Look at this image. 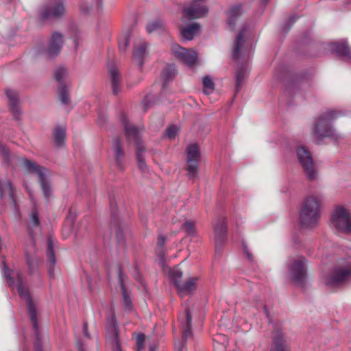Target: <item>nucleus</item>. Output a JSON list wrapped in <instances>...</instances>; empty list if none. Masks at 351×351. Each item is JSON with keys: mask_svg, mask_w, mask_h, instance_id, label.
<instances>
[{"mask_svg": "<svg viewBox=\"0 0 351 351\" xmlns=\"http://www.w3.org/2000/svg\"><path fill=\"white\" fill-rule=\"evenodd\" d=\"M351 277V258L339 262L337 266L334 268L331 276L326 282V285L329 287H335L344 282Z\"/></svg>", "mask_w": 351, "mask_h": 351, "instance_id": "nucleus-5", "label": "nucleus"}, {"mask_svg": "<svg viewBox=\"0 0 351 351\" xmlns=\"http://www.w3.org/2000/svg\"><path fill=\"white\" fill-rule=\"evenodd\" d=\"M63 45V35L58 32H53L49 40L48 48L45 51L46 57L53 59L58 56Z\"/></svg>", "mask_w": 351, "mask_h": 351, "instance_id": "nucleus-15", "label": "nucleus"}, {"mask_svg": "<svg viewBox=\"0 0 351 351\" xmlns=\"http://www.w3.org/2000/svg\"><path fill=\"white\" fill-rule=\"evenodd\" d=\"M40 228L39 213L36 208H33L29 215V223L27 226L28 233L31 237H34V230Z\"/></svg>", "mask_w": 351, "mask_h": 351, "instance_id": "nucleus-28", "label": "nucleus"}, {"mask_svg": "<svg viewBox=\"0 0 351 351\" xmlns=\"http://www.w3.org/2000/svg\"><path fill=\"white\" fill-rule=\"evenodd\" d=\"M83 332H84V335L88 338H90V334L88 332V323L87 322H84L83 324Z\"/></svg>", "mask_w": 351, "mask_h": 351, "instance_id": "nucleus-55", "label": "nucleus"}, {"mask_svg": "<svg viewBox=\"0 0 351 351\" xmlns=\"http://www.w3.org/2000/svg\"><path fill=\"white\" fill-rule=\"evenodd\" d=\"M177 74L176 66L174 64L167 65L162 71V77L163 80L162 89H165L168 84L171 82Z\"/></svg>", "mask_w": 351, "mask_h": 351, "instance_id": "nucleus-32", "label": "nucleus"}, {"mask_svg": "<svg viewBox=\"0 0 351 351\" xmlns=\"http://www.w3.org/2000/svg\"><path fill=\"white\" fill-rule=\"evenodd\" d=\"M269 351H290L289 345L285 339L282 329L275 325L271 334V345Z\"/></svg>", "mask_w": 351, "mask_h": 351, "instance_id": "nucleus-13", "label": "nucleus"}, {"mask_svg": "<svg viewBox=\"0 0 351 351\" xmlns=\"http://www.w3.org/2000/svg\"><path fill=\"white\" fill-rule=\"evenodd\" d=\"M46 255L48 274L51 278H53L55 276L54 267L57 261L54 251V243L51 237H48L47 239Z\"/></svg>", "mask_w": 351, "mask_h": 351, "instance_id": "nucleus-18", "label": "nucleus"}, {"mask_svg": "<svg viewBox=\"0 0 351 351\" xmlns=\"http://www.w3.org/2000/svg\"><path fill=\"white\" fill-rule=\"evenodd\" d=\"M80 10L86 14L89 12V9L86 7H84L83 5H80Z\"/></svg>", "mask_w": 351, "mask_h": 351, "instance_id": "nucleus-61", "label": "nucleus"}, {"mask_svg": "<svg viewBox=\"0 0 351 351\" xmlns=\"http://www.w3.org/2000/svg\"><path fill=\"white\" fill-rule=\"evenodd\" d=\"M297 20V18L295 17V16L294 15H292L289 17V20H288V23L291 25H293Z\"/></svg>", "mask_w": 351, "mask_h": 351, "instance_id": "nucleus-57", "label": "nucleus"}, {"mask_svg": "<svg viewBox=\"0 0 351 351\" xmlns=\"http://www.w3.org/2000/svg\"><path fill=\"white\" fill-rule=\"evenodd\" d=\"M245 73V71L243 67L239 68L236 73V76H235V81H236L235 91H236V93H238L242 87V85L244 82Z\"/></svg>", "mask_w": 351, "mask_h": 351, "instance_id": "nucleus-39", "label": "nucleus"}, {"mask_svg": "<svg viewBox=\"0 0 351 351\" xmlns=\"http://www.w3.org/2000/svg\"><path fill=\"white\" fill-rule=\"evenodd\" d=\"M245 254L250 261H253V255L250 251L246 252Z\"/></svg>", "mask_w": 351, "mask_h": 351, "instance_id": "nucleus-59", "label": "nucleus"}, {"mask_svg": "<svg viewBox=\"0 0 351 351\" xmlns=\"http://www.w3.org/2000/svg\"><path fill=\"white\" fill-rule=\"evenodd\" d=\"M167 237L165 236L159 235L158 237L157 245L160 248H162L165 246Z\"/></svg>", "mask_w": 351, "mask_h": 351, "instance_id": "nucleus-52", "label": "nucleus"}, {"mask_svg": "<svg viewBox=\"0 0 351 351\" xmlns=\"http://www.w3.org/2000/svg\"><path fill=\"white\" fill-rule=\"evenodd\" d=\"M227 223L225 217L218 218L214 226L215 251L221 253L227 241Z\"/></svg>", "mask_w": 351, "mask_h": 351, "instance_id": "nucleus-10", "label": "nucleus"}, {"mask_svg": "<svg viewBox=\"0 0 351 351\" xmlns=\"http://www.w3.org/2000/svg\"><path fill=\"white\" fill-rule=\"evenodd\" d=\"M197 278H191L185 282L179 284L176 288L178 293L184 297L185 295L190 294L192 291L195 290Z\"/></svg>", "mask_w": 351, "mask_h": 351, "instance_id": "nucleus-25", "label": "nucleus"}, {"mask_svg": "<svg viewBox=\"0 0 351 351\" xmlns=\"http://www.w3.org/2000/svg\"><path fill=\"white\" fill-rule=\"evenodd\" d=\"M242 246H243V250L244 253H245L246 252H248V251H249V250H248V248H247V245H246V243H244V242H243V243H242Z\"/></svg>", "mask_w": 351, "mask_h": 351, "instance_id": "nucleus-62", "label": "nucleus"}, {"mask_svg": "<svg viewBox=\"0 0 351 351\" xmlns=\"http://www.w3.org/2000/svg\"><path fill=\"white\" fill-rule=\"evenodd\" d=\"M187 160L185 167L187 171V176L189 179L193 180L197 176L199 171V161L200 153L197 143L191 144L187 147Z\"/></svg>", "mask_w": 351, "mask_h": 351, "instance_id": "nucleus-8", "label": "nucleus"}, {"mask_svg": "<svg viewBox=\"0 0 351 351\" xmlns=\"http://www.w3.org/2000/svg\"><path fill=\"white\" fill-rule=\"evenodd\" d=\"M135 273L134 274V279L138 282L143 287H145V284L142 278L141 274H140V271L138 269L137 265H135L134 267Z\"/></svg>", "mask_w": 351, "mask_h": 351, "instance_id": "nucleus-50", "label": "nucleus"}, {"mask_svg": "<svg viewBox=\"0 0 351 351\" xmlns=\"http://www.w3.org/2000/svg\"><path fill=\"white\" fill-rule=\"evenodd\" d=\"M158 350V346L156 344L153 343L149 346V351H156Z\"/></svg>", "mask_w": 351, "mask_h": 351, "instance_id": "nucleus-58", "label": "nucleus"}, {"mask_svg": "<svg viewBox=\"0 0 351 351\" xmlns=\"http://www.w3.org/2000/svg\"><path fill=\"white\" fill-rule=\"evenodd\" d=\"M147 45V43H143L134 49L132 60L139 68H142L144 64Z\"/></svg>", "mask_w": 351, "mask_h": 351, "instance_id": "nucleus-27", "label": "nucleus"}, {"mask_svg": "<svg viewBox=\"0 0 351 351\" xmlns=\"http://www.w3.org/2000/svg\"><path fill=\"white\" fill-rule=\"evenodd\" d=\"M78 351H86V350L82 346H80L78 349Z\"/></svg>", "mask_w": 351, "mask_h": 351, "instance_id": "nucleus-64", "label": "nucleus"}, {"mask_svg": "<svg viewBox=\"0 0 351 351\" xmlns=\"http://www.w3.org/2000/svg\"><path fill=\"white\" fill-rule=\"evenodd\" d=\"M341 114L340 112L335 110H327L320 114L313 129V134L319 141L318 144L325 138H330L335 141L340 138V136L333 129L331 122Z\"/></svg>", "mask_w": 351, "mask_h": 351, "instance_id": "nucleus-2", "label": "nucleus"}, {"mask_svg": "<svg viewBox=\"0 0 351 351\" xmlns=\"http://www.w3.org/2000/svg\"><path fill=\"white\" fill-rule=\"evenodd\" d=\"M126 224L121 219H115L110 221L111 233L114 234L117 245L123 248L126 247Z\"/></svg>", "mask_w": 351, "mask_h": 351, "instance_id": "nucleus-16", "label": "nucleus"}, {"mask_svg": "<svg viewBox=\"0 0 351 351\" xmlns=\"http://www.w3.org/2000/svg\"><path fill=\"white\" fill-rule=\"evenodd\" d=\"M108 73L111 82L112 93L117 95L121 90V75L114 65L108 66Z\"/></svg>", "mask_w": 351, "mask_h": 351, "instance_id": "nucleus-23", "label": "nucleus"}, {"mask_svg": "<svg viewBox=\"0 0 351 351\" xmlns=\"http://www.w3.org/2000/svg\"><path fill=\"white\" fill-rule=\"evenodd\" d=\"M178 131V128L176 125H172L167 127L165 134L170 139H173L176 137Z\"/></svg>", "mask_w": 351, "mask_h": 351, "instance_id": "nucleus-49", "label": "nucleus"}, {"mask_svg": "<svg viewBox=\"0 0 351 351\" xmlns=\"http://www.w3.org/2000/svg\"><path fill=\"white\" fill-rule=\"evenodd\" d=\"M118 278L121 286V293L123 296V302L125 311H131L133 308L132 301L127 291L125 285L123 280V269L120 264L118 265Z\"/></svg>", "mask_w": 351, "mask_h": 351, "instance_id": "nucleus-21", "label": "nucleus"}, {"mask_svg": "<svg viewBox=\"0 0 351 351\" xmlns=\"http://www.w3.org/2000/svg\"><path fill=\"white\" fill-rule=\"evenodd\" d=\"M110 208L111 210V221L115 219H120L117 213V204L114 198L110 197Z\"/></svg>", "mask_w": 351, "mask_h": 351, "instance_id": "nucleus-45", "label": "nucleus"}, {"mask_svg": "<svg viewBox=\"0 0 351 351\" xmlns=\"http://www.w3.org/2000/svg\"><path fill=\"white\" fill-rule=\"evenodd\" d=\"M26 261L29 273L33 274L35 271V269L38 267V261L32 259L29 254L27 253H26Z\"/></svg>", "mask_w": 351, "mask_h": 351, "instance_id": "nucleus-47", "label": "nucleus"}, {"mask_svg": "<svg viewBox=\"0 0 351 351\" xmlns=\"http://www.w3.org/2000/svg\"><path fill=\"white\" fill-rule=\"evenodd\" d=\"M173 52L176 58L190 67L194 66L197 62V53L194 50L176 45L173 47Z\"/></svg>", "mask_w": 351, "mask_h": 351, "instance_id": "nucleus-14", "label": "nucleus"}, {"mask_svg": "<svg viewBox=\"0 0 351 351\" xmlns=\"http://www.w3.org/2000/svg\"><path fill=\"white\" fill-rule=\"evenodd\" d=\"M320 204L315 196L308 197L304 202L300 213V220L302 226L313 227L315 226L320 217Z\"/></svg>", "mask_w": 351, "mask_h": 351, "instance_id": "nucleus-3", "label": "nucleus"}, {"mask_svg": "<svg viewBox=\"0 0 351 351\" xmlns=\"http://www.w3.org/2000/svg\"><path fill=\"white\" fill-rule=\"evenodd\" d=\"M263 311H264V312H265V313L266 315V317H267V318L268 319L269 323H272V322H273L272 321V318H271V317L270 315L269 311L267 305H264L263 306Z\"/></svg>", "mask_w": 351, "mask_h": 351, "instance_id": "nucleus-54", "label": "nucleus"}, {"mask_svg": "<svg viewBox=\"0 0 351 351\" xmlns=\"http://www.w3.org/2000/svg\"><path fill=\"white\" fill-rule=\"evenodd\" d=\"M296 154L298 161L308 180L310 181L315 180L317 171L315 168V162L308 148L304 146L298 147Z\"/></svg>", "mask_w": 351, "mask_h": 351, "instance_id": "nucleus-6", "label": "nucleus"}, {"mask_svg": "<svg viewBox=\"0 0 351 351\" xmlns=\"http://www.w3.org/2000/svg\"><path fill=\"white\" fill-rule=\"evenodd\" d=\"M112 343L114 346L112 351H122L119 337L112 339Z\"/></svg>", "mask_w": 351, "mask_h": 351, "instance_id": "nucleus-51", "label": "nucleus"}, {"mask_svg": "<svg viewBox=\"0 0 351 351\" xmlns=\"http://www.w3.org/2000/svg\"><path fill=\"white\" fill-rule=\"evenodd\" d=\"M120 121L123 125V134L125 138L128 141L132 140L134 142L136 148H138L139 146L143 147L139 136L138 128L136 125L130 124L127 116L123 113L121 115Z\"/></svg>", "mask_w": 351, "mask_h": 351, "instance_id": "nucleus-12", "label": "nucleus"}, {"mask_svg": "<svg viewBox=\"0 0 351 351\" xmlns=\"http://www.w3.org/2000/svg\"><path fill=\"white\" fill-rule=\"evenodd\" d=\"M180 230H184L187 235L193 237L196 233L195 223L193 221L186 220L181 225Z\"/></svg>", "mask_w": 351, "mask_h": 351, "instance_id": "nucleus-37", "label": "nucleus"}, {"mask_svg": "<svg viewBox=\"0 0 351 351\" xmlns=\"http://www.w3.org/2000/svg\"><path fill=\"white\" fill-rule=\"evenodd\" d=\"M185 315L183 319L181 320V325H182V345H184L188 338L192 337L193 332H192V328H191V324H192V315L191 313V311L189 307H186L185 308Z\"/></svg>", "mask_w": 351, "mask_h": 351, "instance_id": "nucleus-20", "label": "nucleus"}, {"mask_svg": "<svg viewBox=\"0 0 351 351\" xmlns=\"http://www.w3.org/2000/svg\"><path fill=\"white\" fill-rule=\"evenodd\" d=\"M66 75V69L64 67L61 66L56 69L53 74V78L58 82V85H60V84H65L63 80Z\"/></svg>", "mask_w": 351, "mask_h": 351, "instance_id": "nucleus-41", "label": "nucleus"}, {"mask_svg": "<svg viewBox=\"0 0 351 351\" xmlns=\"http://www.w3.org/2000/svg\"><path fill=\"white\" fill-rule=\"evenodd\" d=\"M10 110L16 121H19L21 119L22 110L19 106V103L10 104Z\"/></svg>", "mask_w": 351, "mask_h": 351, "instance_id": "nucleus-43", "label": "nucleus"}, {"mask_svg": "<svg viewBox=\"0 0 351 351\" xmlns=\"http://www.w3.org/2000/svg\"><path fill=\"white\" fill-rule=\"evenodd\" d=\"M5 95L10 101V104L19 103L18 95L16 92L12 90L6 89Z\"/></svg>", "mask_w": 351, "mask_h": 351, "instance_id": "nucleus-46", "label": "nucleus"}, {"mask_svg": "<svg viewBox=\"0 0 351 351\" xmlns=\"http://www.w3.org/2000/svg\"><path fill=\"white\" fill-rule=\"evenodd\" d=\"M145 151V147L139 146L138 148H136V160L139 170L143 173H146L149 171L148 166L146 165L145 158L143 156V152Z\"/></svg>", "mask_w": 351, "mask_h": 351, "instance_id": "nucleus-35", "label": "nucleus"}, {"mask_svg": "<svg viewBox=\"0 0 351 351\" xmlns=\"http://www.w3.org/2000/svg\"><path fill=\"white\" fill-rule=\"evenodd\" d=\"M165 29V23L161 19H156L154 21L149 22L146 26V30L149 34L154 31H164Z\"/></svg>", "mask_w": 351, "mask_h": 351, "instance_id": "nucleus-36", "label": "nucleus"}, {"mask_svg": "<svg viewBox=\"0 0 351 351\" xmlns=\"http://www.w3.org/2000/svg\"><path fill=\"white\" fill-rule=\"evenodd\" d=\"M112 149L114 153V159L117 168L123 170V159L125 152L119 136H115L112 141Z\"/></svg>", "mask_w": 351, "mask_h": 351, "instance_id": "nucleus-19", "label": "nucleus"}, {"mask_svg": "<svg viewBox=\"0 0 351 351\" xmlns=\"http://www.w3.org/2000/svg\"><path fill=\"white\" fill-rule=\"evenodd\" d=\"M201 26L198 23H193L184 27L181 29V34L185 40H191L197 35Z\"/></svg>", "mask_w": 351, "mask_h": 351, "instance_id": "nucleus-29", "label": "nucleus"}, {"mask_svg": "<svg viewBox=\"0 0 351 351\" xmlns=\"http://www.w3.org/2000/svg\"><path fill=\"white\" fill-rule=\"evenodd\" d=\"M70 84H60L58 87L59 99L64 105H69L71 102L70 99Z\"/></svg>", "mask_w": 351, "mask_h": 351, "instance_id": "nucleus-34", "label": "nucleus"}, {"mask_svg": "<svg viewBox=\"0 0 351 351\" xmlns=\"http://www.w3.org/2000/svg\"><path fill=\"white\" fill-rule=\"evenodd\" d=\"M331 221L337 230L346 234L351 233V215L346 208L337 207L332 215Z\"/></svg>", "mask_w": 351, "mask_h": 351, "instance_id": "nucleus-7", "label": "nucleus"}, {"mask_svg": "<svg viewBox=\"0 0 351 351\" xmlns=\"http://www.w3.org/2000/svg\"><path fill=\"white\" fill-rule=\"evenodd\" d=\"M136 350L141 351L145 346V335L143 333H139L136 338Z\"/></svg>", "mask_w": 351, "mask_h": 351, "instance_id": "nucleus-48", "label": "nucleus"}, {"mask_svg": "<svg viewBox=\"0 0 351 351\" xmlns=\"http://www.w3.org/2000/svg\"><path fill=\"white\" fill-rule=\"evenodd\" d=\"M131 38V33L128 32L124 37L123 42L119 43V49L120 53H125L128 47L129 46L130 40Z\"/></svg>", "mask_w": 351, "mask_h": 351, "instance_id": "nucleus-44", "label": "nucleus"}, {"mask_svg": "<svg viewBox=\"0 0 351 351\" xmlns=\"http://www.w3.org/2000/svg\"><path fill=\"white\" fill-rule=\"evenodd\" d=\"M21 162L24 168L30 173H36L38 176V181L40 184L45 198L48 200L53 194L52 189L46 178L45 173L47 169L37 164L36 162L32 161L27 158H22Z\"/></svg>", "mask_w": 351, "mask_h": 351, "instance_id": "nucleus-4", "label": "nucleus"}, {"mask_svg": "<svg viewBox=\"0 0 351 351\" xmlns=\"http://www.w3.org/2000/svg\"><path fill=\"white\" fill-rule=\"evenodd\" d=\"M247 26L243 25L240 32L237 36L232 53V58L235 60L240 58L241 49L244 43L243 36L245 32L247 31Z\"/></svg>", "mask_w": 351, "mask_h": 351, "instance_id": "nucleus-31", "label": "nucleus"}, {"mask_svg": "<svg viewBox=\"0 0 351 351\" xmlns=\"http://www.w3.org/2000/svg\"><path fill=\"white\" fill-rule=\"evenodd\" d=\"M241 8L242 4L237 3L231 6L228 12V24L233 30L235 29L238 19L242 14Z\"/></svg>", "mask_w": 351, "mask_h": 351, "instance_id": "nucleus-26", "label": "nucleus"}, {"mask_svg": "<svg viewBox=\"0 0 351 351\" xmlns=\"http://www.w3.org/2000/svg\"><path fill=\"white\" fill-rule=\"evenodd\" d=\"M0 158L2 162L8 165L10 162V153L9 149L4 145H0Z\"/></svg>", "mask_w": 351, "mask_h": 351, "instance_id": "nucleus-42", "label": "nucleus"}, {"mask_svg": "<svg viewBox=\"0 0 351 351\" xmlns=\"http://www.w3.org/2000/svg\"><path fill=\"white\" fill-rule=\"evenodd\" d=\"M330 47L332 51L338 57H345L351 60V49L346 41L332 43Z\"/></svg>", "mask_w": 351, "mask_h": 351, "instance_id": "nucleus-22", "label": "nucleus"}, {"mask_svg": "<svg viewBox=\"0 0 351 351\" xmlns=\"http://www.w3.org/2000/svg\"><path fill=\"white\" fill-rule=\"evenodd\" d=\"M106 330L112 339L118 338L119 329L117 319L114 313H112L106 319Z\"/></svg>", "mask_w": 351, "mask_h": 351, "instance_id": "nucleus-30", "label": "nucleus"}, {"mask_svg": "<svg viewBox=\"0 0 351 351\" xmlns=\"http://www.w3.org/2000/svg\"><path fill=\"white\" fill-rule=\"evenodd\" d=\"M4 188H6L8 190L9 197L12 201V206L14 210L18 212L19 206L17 205L14 193V186L12 182L10 180H6L5 182H3L0 180V199H3L5 198V193Z\"/></svg>", "mask_w": 351, "mask_h": 351, "instance_id": "nucleus-24", "label": "nucleus"}, {"mask_svg": "<svg viewBox=\"0 0 351 351\" xmlns=\"http://www.w3.org/2000/svg\"><path fill=\"white\" fill-rule=\"evenodd\" d=\"M149 105L148 103L145 104L143 107L144 112H146L149 108Z\"/></svg>", "mask_w": 351, "mask_h": 351, "instance_id": "nucleus-63", "label": "nucleus"}, {"mask_svg": "<svg viewBox=\"0 0 351 351\" xmlns=\"http://www.w3.org/2000/svg\"><path fill=\"white\" fill-rule=\"evenodd\" d=\"M65 14V7L63 1H58L54 5H45L40 12V19L45 21L49 19H57Z\"/></svg>", "mask_w": 351, "mask_h": 351, "instance_id": "nucleus-11", "label": "nucleus"}, {"mask_svg": "<svg viewBox=\"0 0 351 351\" xmlns=\"http://www.w3.org/2000/svg\"><path fill=\"white\" fill-rule=\"evenodd\" d=\"M306 259L302 256L295 260L289 268L291 281L303 286L306 277Z\"/></svg>", "mask_w": 351, "mask_h": 351, "instance_id": "nucleus-9", "label": "nucleus"}, {"mask_svg": "<svg viewBox=\"0 0 351 351\" xmlns=\"http://www.w3.org/2000/svg\"><path fill=\"white\" fill-rule=\"evenodd\" d=\"M16 281L18 292L20 297L26 302L27 315L34 331L35 340L33 343V351H43V346L41 342V337L38 326L36 307L33 302L29 290L23 285V277L20 273L17 274Z\"/></svg>", "mask_w": 351, "mask_h": 351, "instance_id": "nucleus-1", "label": "nucleus"}, {"mask_svg": "<svg viewBox=\"0 0 351 351\" xmlns=\"http://www.w3.org/2000/svg\"><path fill=\"white\" fill-rule=\"evenodd\" d=\"M198 3L193 1L190 6L184 8L182 10L183 15L189 20L206 16L208 12V8Z\"/></svg>", "mask_w": 351, "mask_h": 351, "instance_id": "nucleus-17", "label": "nucleus"}, {"mask_svg": "<svg viewBox=\"0 0 351 351\" xmlns=\"http://www.w3.org/2000/svg\"><path fill=\"white\" fill-rule=\"evenodd\" d=\"M182 276V271L180 269H173L169 271L170 281L174 285L175 287L180 284V279Z\"/></svg>", "mask_w": 351, "mask_h": 351, "instance_id": "nucleus-40", "label": "nucleus"}, {"mask_svg": "<svg viewBox=\"0 0 351 351\" xmlns=\"http://www.w3.org/2000/svg\"><path fill=\"white\" fill-rule=\"evenodd\" d=\"M5 277L11 282L13 283V278L11 277V273L7 266H5Z\"/></svg>", "mask_w": 351, "mask_h": 351, "instance_id": "nucleus-53", "label": "nucleus"}, {"mask_svg": "<svg viewBox=\"0 0 351 351\" xmlns=\"http://www.w3.org/2000/svg\"><path fill=\"white\" fill-rule=\"evenodd\" d=\"M245 254L250 261H253V255L250 251L246 252Z\"/></svg>", "mask_w": 351, "mask_h": 351, "instance_id": "nucleus-60", "label": "nucleus"}, {"mask_svg": "<svg viewBox=\"0 0 351 351\" xmlns=\"http://www.w3.org/2000/svg\"><path fill=\"white\" fill-rule=\"evenodd\" d=\"M53 136L54 144L56 147H62L66 138V128L62 126H56L53 130Z\"/></svg>", "mask_w": 351, "mask_h": 351, "instance_id": "nucleus-33", "label": "nucleus"}, {"mask_svg": "<svg viewBox=\"0 0 351 351\" xmlns=\"http://www.w3.org/2000/svg\"><path fill=\"white\" fill-rule=\"evenodd\" d=\"M75 219L74 216L72 215L71 210L69 211L67 217H66V221L70 222L71 223H73V221Z\"/></svg>", "mask_w": 351, "mask_h": 351, "instance_id": "nucleus-56", "label": "nucleus"}, {"mask_svg": "<svg viewBox=\"0 0 351 351\" xmlns=\"http://www.w3.org/2000/svg\"><path fill=\"white\" fill-rule=\"evenodd\" d=\"M202 84L204 87L203 91L206 95L212 93L215 90V84L209 75H206L203 78Z\"/></svg>", "mask_w": 351, "mask_h": 351, "instance_id": "nucleus-38", "label": "nucleus"}]
</instances>
